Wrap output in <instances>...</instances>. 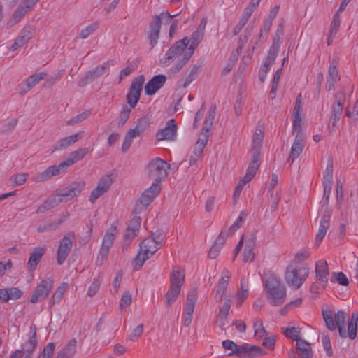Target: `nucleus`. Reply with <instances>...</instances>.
<instances>
[{
    "label": "nucleus",
    "mask_w": 358,
    "mask_h": 358,
    "mask_svg": "<svg viewBox=\"0 0 358 358\" xmlns=\"http://www.w3.org/2000/svg\"><path fill=\"white\" fill-rule=\"evenodd\" d=\"M188 45L187 37L176 42L161 59L162 66H169L173 64L169 71L173 74L178 73L193 55L192 50L187 48Z\"/></svg>",
    "instance_id": "2"
},
{
    "label": "nucleus",
    "mask_w": 358,
    "mask_h": 358,
    "mask_svg": "<svg viewBox=\"0 0 358 358\" xmlns=\"http://www.w3.org/2000/svg\"><path fill=\"white\" fill-rule=\"evenodd\" d=\"M161 189L159 185L152 183L151 186L146 189L141 194L138 203L136 205L135 211L139 213L145 209L152 202L155 198L158 195Z\"/></svg>",
    "instance_id": "11"
},
{
    "label": "nucleus",
    "mask_w": 358,
    "mask_h": 358,
    "mask_svg": "<svg viewBox=\"0 0 358 358\" xmlns=\"http://www.w3.org/2000/svg\"><path fill=\"white\" fill-rule=\"evenodd\" d=\"M230 232L225 231V230H222L219 236L215 239L214 245H217L218 247L221 248L224 245L225 241L227 238L229 236H231Z\"/></svg>",
    "instance_id": "63"
},
{
    "label": "nucleus",
    "mask_w": 358,
    "mask_h": 358,
    "mask_svg": "<svg viewBox=\"0 0 358 358\" xmlns=\"http://www.w3.org/2000/svg\"><path fill=\"white\" fill-rule=\"evenodd\" d=\"M91 115V111L90 110H87L83 112L80 114L77 115L76 116L72 117L67 122V124L69 125H74L78 122H80L85 120H86Z\"/></svg>",
    "instance_id": "52"
},
{
    "label": "nucleus",
    "mask_w": 358,
    "mask_h": 358,
    "mask_svg": "<svg viewBox=\"0 0 358 358\" xmlns=\"http://www.w3.org/2000/svg\"><path fill=\"white\" fill-rule=\"evenodd\" d=\"M141 219L138 216H136L132 218L127 227L125 234L124 236V245L123 248L128 246L134 238L136 236L141 226Z\"/></svg>",
    "instance_id": "20"
},
{
    "label": "nucleus",
    "mask_w": 358,
    "mask_h": 358,
    "mask_svg": "<svg viewBox=\"0 0 358 358\" xmlns=\"http://www.w3.org/2000/svg\"><path fill=\"white\" fill-rule=\"evenodd\" d=\"M197 301L196 291L192 289L187 296V301L185 307L184 314L192 315L194 306Z\"/></svg>",
    "instance_id": "34"
},
{
    "label": "nucleus",
    "mask_w": 358,
    "mask_h": 358,
    "mask_svg": "<svg viewBox=\"0 0 358 358\" xmlns=\"http://www.w3.org/2000/svg\"><path fill=\"white\" fill-rule=\"evenodd\" d=\"M331 216V210L327 208L324 210V214L320 222V227L317 234L315 236V244L318 246L325 236L327 229L330 225V219Z\"/></svg>",
    "instance_id": "19"
},
{
    "label": "nucleus",
    "mask_w": 358,
    "mask_h": 358,
    "mask_svg": "<svg viewBox=\"0 0 358 358\" xmlns=\"http://www.w3.org/2000/svg\"><path fill=\"white\" fill-rule=\"evenodd\" d=\"M160 22L159 18H152L150 25V34L148 38L150 44L153 48L157 43L160 31Z\"/></svg>",
    "instance_id": "30"
},
{
    "label": "nucleus",
    "mask_w": 358,
    "mask_h": 358,
    "mask_svg": "<svg viewBox=\"0 0 358 358\" xmlns=\"http://www.w3.org/2000/svg\"><path fill=\"white\" fill-rule=\"evenodd\" d=\"M144 81L143 75L138 76L132 81L127 94V106L131 108H134L139 101Z\"/></svg>",
    "instance_id": "13"
},
{
    "label": "nucleus",
    "mask_w": 358,
    "mask_h": 358,
    "mask_svg": "<svg viewBox=\"0 0 358 358\" xmlns=\"http://www.w3.org/2000/svg\"><path fill=\"white\" fill-rule=\"evenodd\" d=\"M300 331L299 328L292 327L286 328L283 333L286 337L297 342L298 340H302L300 338Z\"/></svg>",
    "instance_id": "47"
},
{
    "label": "nucleus",
    "mask_w": 358,
    "mask_h": 358,
    "mask_svg": "<svg viewBox=\"0 0 358 358\" xmlns=\"http://www.w3.org/2000/svg\"><path fill=\"white\" fill-rule=\"evenodd\" d=\"M263 139V127L262 125L258 124L253 138L252 152H253L255 150H257L260 152L259 149L262 146Z\"/></svg>",
    "instance_id": "39"
},
{
    "label": "nucleus",
    "mask_w": 358,
    "mask_h": 358,
    "mask_svg": "<svg viewBox=\"0 0 358 358\" xmlns=\"http://www.w3.org/2000/svg\"><path fill=\"white\" fill-rule=\"evenodd\" d=\"M284 30H283V26L282 24H280L275 31V34L273 40V43L271 47L280 49V47L281 45L282 41H281V37L283 35Z\"/></svg>",
    "instance_id": "48"
},
{
    "label": "nucleus",
    "mask_w": 358,
    "mask_h": 358,
    "mask_svg": "<svg viewBox=\"0 0 358 358\" xmlns=\"http://www.w3.org/2000/svg\"><path fill=\"white\" fill-rule=\"evenodd\" d=\"M336 64L337 61L334 58L332 62L329 65L328 75L327 77L326 87L328 90H333L334 88L335 83L340 78Z\"/></svg>",
    "instance_id": "25"
},
{
    "label": "nucleus",
    "mask_w": 358,
    "mask_h": 358,
    "mask_svg": "<svg viewBox=\"0 0 358 358\" xmlns=\"http://www.w3.org/2000/svg\"><path fill=\"white\" fill-rule=\"evenodd\" d=\"M322 317L326 323L327 327L334 331L338 329L339 336L341 338H349L354 340L357 335L358 313L354 311L351 317L345 312L339 310L333 317L332 312L329 310H322Z\"/></svg>",
    "instance_id": "1"
},
{
    "label": "nucleus",
    "mask_w": 358,
    "mask_h": 358,
    "mask_svg": "<svg viewBox=\"0 0 358 358\" xmlns=\"http://www.w3.org/2000/svg\"><path fill=\"white\" fill-rule=\"evenodd\" d=\"M252 12H253L252 8H246L245 10L243 15L241 16L237 25L235 27V28L234 29V36L238 35L240 33V31L243 29V28L244 27L245 24L248 22Z\"/></svg>",
    "instance_id": "38"
},
{
    "label": "nucleus",
    "mask_w": 358,
    "mask_h": 358,
    "mask_svg": "<svg viewBox=\"0 0 358 358\" xmlns=\"http://www.w3.org/2000/svg\"><path fill=\"white\" fill-rule=\"evenodd\" d=\"M296 353L299 358H312L313 355L310 344L304 339L297 341L296 351L290 350L288 352V358H297Z\"/></svg>",
    "instance_id": "16"
},
{
    "label": "nucleus",
    "mask_w": 358,
    "mask_h": 358,
    "mask_svg": "<svg viewBox=\"0 0 358 358\" xmlns=\"http://www.w3.org/2000/svg\"><path fill=\"white\" fill-rule=\"evenodd\" d=\"M131 303V294L129 292H126L122 295L120 303V309L126 310L127 308L129 307Z\"/></svg>",
    "instance_id": "59"
},
{
    "label": "nucleus",
    "mask_w": 358,
    "mask_h": 358,
    "mask_svg": "<svg viewBox=\"0 0 358 358\" xmlns=\"http://www.w3.org/2000/svg\"><path fill=\"white\" fill-rule=\"evenodd\" d=\"M222 347L226 350L231 351L229 353V355H234L240 358H254L266 354V352L259 346L246 343L238 345L231 340L224 341Z\"/></svg>",
    "instance_id": "4"
},
{
    "label": "nucleus",
    "mask_w": 358,
    "mask_h": 358,
    "mask_svg": "<svg viewBox=\"0 0 358 358\" xmlns=\"http://www.w3.org/2000/svg\"><path fill=\"white\" fill-rule=\"evenodd\" d=\"M99 27L98 22L92 23V24L88 25L85 29H82L79 34V36L82 39L87 38L90 35H91L94 31H95Z\"/></svg>",
    "instance_id": "50"
},
{
    "label": "nucleus",
    "mask_w": 358,
    "mask_h": 358,
    "mask_svg": "<svg viewBox=\"0 0 358 358\" xmlns=\"http://www.w3.org/2000/svg\"><path fill=\"white\" fill-rule=\"evenodd\" d=\"M255 245V243L253 241L246 243L243 254V261L245 262L253 260L255 257V253L253 252Z\"/></svg>",
    "instance_id": "44"
},
{
    "label": "nucleus",
    "mask_w": 358,
    "mask_h": 358,
    "mask_svg": "<svg viewBox=\"0 0 358 358\" xmlns=\"http://www.w3.org/2000/svg\"><path fill=\"white\" fill-rule=\"evenodd\" d=\"M109 68L108 62H106L102 65L96 66L94 70L90 71L85 74V80L92 81L103 75Z\"/></svg>",
    "instance_id": "32"
},
{
    "label": "nucleus",
    "mask_w": 358,
    "mask_h": 358,
    "mask_svg": "<svg viewBox=\"0 0 358 358\" xmlns=\"http://www.w3.org/2000/svg\"><path fill=\"white\" fill-rule=\"evenodd\" d=\"M33 31L31 29L24 30L21 35L16 38L17 41L20 42V44L23 46L32 38Z\"/></svg>",
    "instance_id": "60"
},
{
    "label": "nucleus",
    "mask_w": 358,
    "mask_h": 358,
    "mask_svg": "<svg viewBox=\"0 0 358 358\" xmlns=\"http://www.w3.org/2000/svg\"><path fill=\"white\" fill-rule=\"evenodd\" d=\"M333 183V162L329 159L324 174L322 184L332 185Z\"/></svg>",
    "instance_id": "43"
},
{
    "label": "nucleus",
    "mask_w": 358,
    "mask_h": 358,
    "mask_svg": "<svg viewBox=\"0 0 358 358\" xmlns=\"http://www.w3.org/2000/svg\"><path fill=\"white\" fill-rule=\"evenodd\" d=\"M7 292L8 301L17 300L22 295V292L17 287L6 288Z\"/></svg>",
    "instance_id": "56"
},
{
    "label": "nucleus",
    "mask_w": 358,
    "mask_h": 358,
    "mask_svg": "<svg viewBox=\"0 0 358 358\" xmlns=\"http://www.w3.org/2000/svg\"><path fill=\"white\" fill-rule=\"evenodd\" d=\"M322 343L323 345V347L329 356H331L333 354V351L331 349V344L330 338L328 336L322 334L321 336Z\"/></svg>",
    "instance_id": "62"
},
{
    "label": "nucleus",
    "mask_w": 358,
    "mask_h": 358,
    "mask_svg": "<svg viewBox=\"0 0 358 358\" xmlns=\"http://www.w3.org/2000/svg\"><path fill=\"white\" fill-rule=\"evenodd\" d=\"M308 273L307 267L289 264L285 273V279L289 287L298 289L306 281Z\"/></svg>",
    "instance_id": "6"
},
{
    "label": "nucleus",
    "mask_w": 358,
    "mask_h": 358,
    "mask_svg": "<svg viewBox=\"0 0 358 358\" xmlns=\"http://www.w3.org/2000/svg\"><path fill=\"white\" fill-rule=\"evenodd\" d=\"M253 327L255 329V335L257 337H263L266 334V331L263 327V322L260 319L255 320Z\"/></svg>",
    "instance_id": "53"
},
{
    "label": "nucleus",
    "mask_w": 358,
    "mask_h": 358,
    "mask_svg": "<svg viewBox=\"0 0 358 358\" xmlns=\"http://www.w3.org/2000/svg\"><path fill=\"white\" fill-rule=\"evenodd\" d=\"M134 108H131L127 105H124L120 110V115L118 116V124L119 126L124 125L129 117L131 109Z\"/></svg>",
    "instance_id": "45"
},
{
    "label": "nucleus",
    "mask_w": 358,
    "mask_h": 358,
    "mask_svg": "<svg viewBox=\"0 0 358 358\" xmlns=\"http://www.w3.org/2000/svg\"><path fill=\"white\" fill-rule=\"evenodd\" d=\"M315 276L322 282H327L329 274L327 262L321 259L315 263Z\"/></svg>",
    "instance_id": "28"
},
{
    "label": "nucleus",
    "mask_w": 358,
    "mask_h": 358,
    "mask_svg": "<svg viewBox=\"0 0 358 358\" xmlns=\"http://www.w3.org/2000/svg\"><path fill=\"white\" fill-rule=\"evenodd\" d=\"M305 146V135L296 134L292 145L289 156L287 158V163L292 164L294 160L299 157L301 154Z\"/></svg>",
    "instance_id": "17"
},
{
    "label": "nucleus",
    "mask_w": 358,
    "mask_h": 358,
    "mask_svg": "<svg viewBox=\"0 0 358 358\" xmlns=\"http://www.w3.org/2000/svg\"><path fill=\"white\" fill-rule=\"evenodd\" d=\"M215 106L211 107L208 115L206 117L203 122V130L208 133L213 124L215 118Z\"/></svg>",
    "instance_id": "46"
},
{
    "label": "nucleus",
    "mask_w": 358,
    "mask_h": 358,
    "mask_svg": "<svg viewBox=\"0 0 358 358\" xmlns=\"http://www.w3.org/2000/svg\"><path fill=\"white\" fill-rule=\"evenodd\" d=\"M333 277L331 278V282H338L343 286H347L349 284L348 279L343 272L333 273Z\"/></svg>",
    "instance_id": "55"
},
{
    "label": "nucleus",
    "mask_w": 358,
    "mask_h": 358,
    "mask_svg": "<svg viewBox=\"0 0 358 358\" xmlns=\"http://www.w3.org/2000/svg\"><path fill=\"white\" fill-rule=\"evenodd\" d=\"M266 298L273 306H279L285 301L287 290L285 286L275 275H270L266 280Z\"/></svg>",
    "instance_id": "5"
},
{
    "label": "nucleus",
    "mask_w": 358,
    "mask_h": 358,
    "mask_svg": "<svg viewBox=\"0 0 358 358\" xmlns=\"http://www.w3.org/2000/svg\"><path fill=\"white\" fill-rule=\"evenodd\" d=\"M24 6H26L23 5L22 3L20 2L16 9L14 10L11 18L7 23L8 27H11L16 23L19 22L25 15V14L30 10L29 8H26Z\"/></svg>",
    "instance_id": "31"
},
{
    "label": "nucleus",
    "mask_w": 358,
    "mask_h": 358,
    "mask_svg": "<svg viewBox=\"0 0 358 358\" xmlns=\"http://www.w3.org/2000/svg\"><path fill=\"white\" fill-rule=\"evenodd\" d=\"M75 239L73 232L67 233L59 241L57 251V261L59 265H62L69 256Z\"/></svg>",
    "instance_id": "12"
},
{
    "label": "nucleus",
    "mask_w": 358,
    "mask_h": 358,
    "mask_svg": "<svg viewBox=\"0 0 358 358\" xmlns=\"http://www.w3.org/2000/svg\"><path fill=\"white\" fill-rule=\"evenodd\" d=\"M169 168V164L164 159L159 157L152 159L148 164V174L149 178L154 180L152 183L160 185L162 180L167 176Z\"/></svg>",
    "instance_id": "9"
},
{
    "label": "nucleus",
    "mask_w": 358,
    "mask_h": 358,
    "mask_svg": "<svg viewBox=\"0 0 358 358\" xmlns=\"http://www.w3.org/2000/svg\"><path fill=\"white\" fill-rule=\"evenodd\" d=\"M55 343H48L43 352L39 354L38 358H51L52 355H53V352H54V350H55Z\"/></svg>",
    "instance_id": "57"
},
{
    "label": "nucleus",
    "mask_w": 358,
    "mask_h": 358,
    "mask_svg": "<svg viewBox=\"0 0 358 358\" xmlns=\"http://www.w3.org/2000/svg\"><path fill=\"white\" fill-rule=\"evenodd\" d=\"M231 278V273L229 270L224 268L222 272L221 278L219 280L217 291L215 293V299L217 302L222 300L223 296L225 294L226 289L229 285V282Z\"/></svg>",
    "instance_id": "23"
},
{
    "label": "nucleus",
    "mask_w": 358,
    "mask_h": 358,
    "mask_svg": "<svg viewBox=\"0 0 358 358\" xmlns=\"http://www.w3.org/2000/svg\"><path fill=\"white\" fill-rule=\"evenodd\" d=\"M46 73L44 72H40L31 75L26 80L27 90L25 92L29 91L33 87H34L40 80L44 79L46 76Z\"/></svg>",
    "instance_id": "40"
},
{
    "label": "nucleus",
    "mask_w": 358,
    "mask_h": 358,
    "mask_svg": "<svg viewBox=\"0 0 358 358\" xmlns=\"http://www.w3.org/2000/svg\"><path fill=\"white\" fill-rule=\"evenodd\" d=\"M83 136V131H80L69 136L64 137L57 142L55 150L66 149L82 138Z\"/></svg>",
    "instance_id": "27"
},
{
    "label": "nucleus",
    "mask_w": 358,
    "mask_h": 358,
    "mask_svg": "<svg viewBox=\"0 0 358 358\" xmlns=\"http://www.w3.org/2000/svg\"><path fill=\"white\" fill-rule=\"evenodd\" d=\"M292 134L294 136L296 134H304L302 132V120L301 116L294 117Z\"/></svg>",
    "instance_id": "58"
},
{
    "label": "nucleus",
    "mask_w": 358,
    "mask_h": 358,
    "mask_svg": "<svg viewBox=\"0 0 358 358\" xmlns=\"http://www.w3.org/2000/svg\"><path fill=\"white\" fill-rule=\"evenodd\" d=\"M260 152L255 150L252 155L251 161L247 169L246 173L244 177L241 179L246 182H249L255 176L259 167V158Z\"/></svg>",
    "instance_id": "24"
},
{
    "label": "nucleus",
    "mask_w": 358,
    "mask_h": 358,
    "mask_svg": "<svg viewBox=\"0 0 358 358\" xmlns=\"http://www.w3.org/2000/svg\"><path fill=\"white\" fill-rule=\"evenodd\" d=\"M245 217L246 215L244 213L241 212L238 217L235 221V222L229 229L228 231L230 232V234H233L240 227L241 224L245 220Z\"/></svg>",
    "instance_id": "61"
},
{
    "label": "nucleus",
    "mask_w": 358,
    "mask_h": 358,
    "mask_svg": "<svg viewBox=\"0 0 358 358\" xmlns=\"http://www.w3.org/2000/svg\"><path fill=\"white\" fill-rule=\"evenodd\" d=\"M185 273L179 268H174L171 273V287L165 295L166 303L171 306L177 299L183 285Z\"/></svg>",
    "instance_id": "8"
},
{
    "label": "nucleus",
    "mask_w": 358,
    "mask_h": 358,
    "mask_svg": "<svg viewBox=\"0 0 358 358\" xmlns=\"http://www.w3.org/2000/svg\"><path fill=\"white\" fill-rule=\"evenodd\" d=\"M279 49L272 47L270 48L268 55L264 62V64L261 67L264 73L268 72L270 67L274 64Z\"/></svg>",
    "instance_id": "36"
},
{
    "label": "nucleus",
    "mask_w": 358,
    "mask_h": 358,
    "mask_svg": "<svg viewBox=\"0 0 358 358\" xmlns=\"http://www.w3.org/2000/svg\"><path fill=\"white\" fill-rule=\"evenodd\" d=\"M150 239L155 240V243L159 245L160 247L162 245V243L165 241L166 234L162 231H157L152 234V237H150Z\"/></svg>",
    "instance_id": "64"
},
{
    "label": "nucleus",
    "mask_w": 358,
    "mask_h": 358,
    "mask_svg": "<svg viewBox=\"0 0 358 358\" xmlns=\"http://www.w3.org/2000/svg\"><path fill=\"white\" fill-rule=\"evenodd\" d=\"M68 285L65 282H63L60 286H59L55 290L54 294L52 295L50 302L49 306L52 308L55 306V303H59V301L62 299L64 292L67 289Z\"/></svg>",
    "instance_id": "37"
},
{
    "label": "nucleus",
    "mask_w": 358,
    "mask_h": 358,
    "mask_svg": "<svg viewBox=\"0 0 358 358\" xmlns=\"http://www.w3.org/2000/svg\"><path fill=\"white\" fill-rule=\"evenodd\" d=\"M44 253L45 249L43 248H34L27 262V268L29 271H34L36 268Z\"/></svg>",
    "instance_id": "29"
},
{
    "label": "nucleus",
    "mask_w": 358,
    "mask_h": 358,
    "mask_svg": "<svg viewBox=\"0 0 358 358\" xmlns=\"http://www.w3.org/2000/svg\"><path fill=\"white\" fill-rule=\"evenodd\" d=\"M207 24V18L203 17L200 22V24H199L197 29L195 31H194L191 36L190 38H188L189 43H190L189 45H187V48L189 50H192V52L194 54V50L198 46V45L201 43V41L203 40L206 26Z\"/></svg>",
    "instance_id": "18"
},
{
    "label": "nucleus",
    "mask_w": 358,
    "mask_h": 358,
    "mask_svg": "<svg viewBox=\"0 0 358 358\" xmlns=\"http://www.w3.org/2000/svg\"><path fill=\"white\" fill-rule=\"evenodd\" d=\"M87 153V148H82L71 152L66 161L59 163L58 165L51 166L44 171L37 174L35 177V180L36 182L45 181L50 179L54 176L65 172L67 168L82 159Z\"/></svg>",
    "instance_id": "3"
},
{
    "label": "nucleus",
    "mask_w": 358,
    "mask_h": 358,
    "mask_svg": "<svg viewBox=\"0 0 358 358\" xmlns=\"http://www.w3.org/2000/svg\"><path fill=\"white\" fill-rule=\"evenodd\" d=\"M177 132V126L174 120H170L167 122L165 128L160 129L156 135L158 141H171L173 140Z\"/></svg>",
    "instance_id": "22"
},
{
    "label": "nucleus",
    "mask_w": 358,
    "mask_h": 358,
    "mask_svg": "<svg viewBox=\"0 0 358 358\" xmlns=\"http://www.w3.org/2000/svg\"><path fill=\"white\" fill-rule=\"evenodd\" d=\"M166 78L163 74H159L152 77L145 86V93L147 95L155 94L165 84Z\"/></svg>",
    "instance_id": "21"
},
{
    "label": "nucleus",
    "mask_w": 358,
    "mask_h": 358,
    "mask_svg": "<svg viewBox=\"0 0 358 358\" xmlns=\"http://www.w3.org/2000/svg\"><path fill=\"white\" fill-rule=\"evenodd\" d=\"M52 287L53 280L51 278H48L47 279L42 280L36 286L34 294L30 299L31 303H36L43 301L48 296Z\"/></svg>",
    "instance_id": "14"
},
{
    "label": "nucleus",
    "mask_w": 358,
    "mask_h": 358,
    "mask_svg": "<svg viewBox=\"0 0 358 358\" xmlns=\"http://www.w3.org/2000/svg\"><path fill=\"white\" fill-rule=\"evenodd\" d=\"M30 336L27 341L23 344L24 353L26 352L27 355L31 356L32 353L35 351L37 340H36V327L35 324H31L29 327Z\"/></svg>",
    "instance_id": "26"
},
{
    "label": "nucleus",
    "mask_w": 358,
    "mask_h": 358,
    "mask_svg": "<svg viewBox=\"0 0 358 358\" xmlns=\"http://www.w3.org/2000/svg\"><path fill=\"white\" fill-rule=\"evenodd\" d=\"M141 134H142L138 129L135 128L130 129L124 136V139L122 145V151L123 152H127L130 148L133 139L136 137L141 136Z\"/></svg>",
    "instance_id": "33"
},
{
    "label": "nucleus",
    "mask_w": 358,
    "mask_h": 358,
    "mask_svg": "<svg viewBox=\"0 0 358 358\" xmlns=\"http://www.w3.org/2000/svg\"><path fill=\"white\" fill-rule=\"evenodd\" d=\"M338 13L339 12L338 10L337 13L334 15L333 20L329 27V33H331V36H336L341 24L340 16Z\"/></svg>",
    "instance_id": "51"
},
{
    "label": "nucleus",
    "mask_w": 358,
    "mask_h": 358,
    "mask_svg": "<svg viewBox=\"0 0 358 358\" xmlns=\"http://www.w3.org/2000/svg\"><path fill=\"white\" fill-rule=\"evenodd\" d=\"M112 182L111 177L108 175H106L99 179L97 187L106 192L109 189Z\"/></svg>",
    "instance_id": "49"
},
{
    "label": "nucleus",
    "mask_w": 358,
    "mask_h": 358,
    "mask_svg": "<svg viewBox=\"0 0 358 358\" xmlns=\"http://www.w3.org/2000/svg\"><path fill=\"white\" fill-rule=\"evenodd\" d=\"M117 234L118 229L114 224H112L110 227L108 228L106 231L102 239L101 245L99 249L98 255V260H100L101 264L107 259L110 250L116 238Z\"/></svg>",
    "instance_id": "10"
},
{
    "label": "nucleus",
    "mask_w": 358,
    "mask_h": 358,
    "mask_svg": "<svg viewBox=\"0 0 358 358\" xmlns=\"http://www.w3.org/2000/svg\"><path fill=\"white\" fill-rule=\"evenodd\" d=\"M155 241L150 238H145L141 241L138 255L132 263L135 270L140 269L145 261L148 259L161 248Z\"/></svg>",
    "instance_id": "7"
},
{
    "label": "nucleus",
    "mask_w": 358,
    "mask_h": 358,
    "mask_svg": "<svg viewBox=\"0 0 358 358\" xmlns=\"http://www.w3.org/2000/svg\"><path fill=\"white\" fill-rule=\"evenodd\" d=\"M200 71L201 66L197 64L194 65L189 70L187 76L182 83V87L186 88L193 80H194L198 77Z\"/></svg>",
    "instance_id": "41"
},
{
    "label": "nucleus",
    "mask_w": 358,
    "mask_h": 358,
    "mask_svg": "<svg viewBox=\"0 0 358 358\" xmlns=\"http://www.w3.org/2000/svg\"><path fill=\"white\" fill-rule=\"evenodd\" d=\"M345 102V96L343 92H338L335 95V100L331 107V112L337 115H342L344 104Z\"/></svg>",
    "instance_id": "35"
},
{
    "label": "nucleus",
    "mask_w": 358,
    "mask_h": 358,
    "mask_svg": "<svg viewBox=\"0 0 358 358\" xmlns=\"http://www.w3.org/2000/svg\"><path fill=\"white\" fill-rule=\"evenodd\" d=\"M208 141V136L206 134H202L199 138L197 142L194 145L193 153L195 155L201 156L203 150L206 145Z\"/></svg>",
    "instance_id": "42"
},
{
    "label": "nucleus",
    "mask_w": 358,
    "mask_h": 358,
    "mask_svg": "<svg viewBox=\"0 0 358 358\" xmlns=\"http://www.w3.org/2000/svg\"><path fill=\"white\" fill-rule=\"evenodd\" d=\"M101 285V280L99 278H94L92 283L89 287L87 295L90 297H93L99 290Z\"/></svg>",
    "instance_id": "54"
},
{
    "label": "nucleus",
    "mask_w": 358,
    "mask_h": 358,
    "mask_svg": "<svg viewBox=\"0 0 358 358\" xmlns=\"http://www.w3.org/2000/svg\"><path fill=\"white\" fill-rule=\"evenodd\" d=\"M85 186V182L83 180L75 181L68 187L63 189L59 193L63 202L71 201L74 197L78 196Z\"/></svg>",
    "instance_id": "15"
}]
</instances>
